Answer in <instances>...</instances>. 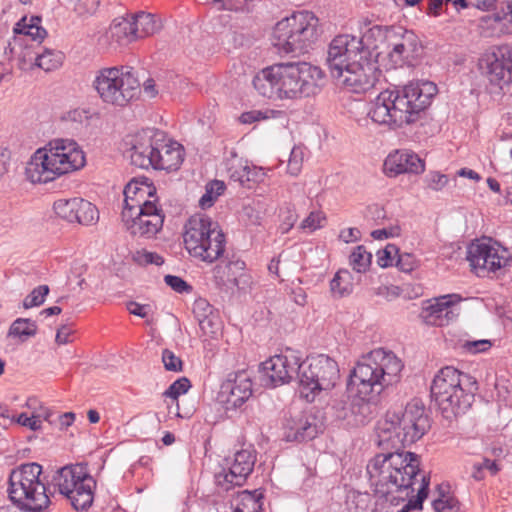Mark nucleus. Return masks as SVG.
<instances>
[{"label": "nucleus", "instance_id": "1", "mask_svg": "<svg viewBox=\"0 0 512 512\" xmlns=\"http://www.w3.org/2000/svg\"><path fill=\"white\" fill-rule=\"evenodd\" d=\"M419 457L412 452L395 451L377 454L367 465V473L375 493L392 504L408 500L398 512L422 508L428 495L429 479L421 475Z\"/></svg>", "mask_w": 512, "mask_h": 512}, {"label": "nucleus", "instance_id": "2", "mask_svg": "<svg viewBox=\"0 0 512 512\" xmlns=\"http://www.w3.org/2000/svg\"><path fill=\"white\" fill-rule=\"evenodd\" d=\"M436 94L437 86L427 80L386 89L370 102L368 116L374 123L390 129L402 128L416 122Z\"/></svg>", "mask_w": 512, "mask_h": 512}, {"label": "nucleus", "instance_id": "3", "mask_svg": "<svg viewBox=\"0 0 512 512\" xmlns=\"http://www.w3.org/2000/svg\"><path fill=\"white\" fill-rule=\"evenodd\" d=\"M324 71L307 62L274 64L253 78L255 90L269 99L299 100L318 94L325 84Z\"/></svg>", "mask_w": 512, "mask_h": 512}, {"label": "nucleus", "instance_id": "4", "mask_svg": "<svg viewBox=\"0 0 512 512\" xmlns=\"http://www.w3.org/2000/svg\"><path fill=\"white\" fill-rule=\"evenodd\" d=\"M85 164V153L75 140L57 138L31 155L25 176L33 184H46L82 169Z\"/></svg>", "mask_w": 512, "mask_h": 512}, {"label": "nucleus", "instance_id": "5", "mask_svg": "<svg viewBox=\"0 0 512 512\" xmlns=\"http://www.w3.org/2000/svg\"><path fill=\"white\" fill-rule=\"evenodd\" d=\"M404 368L392 351L374 349L363 355L351 374V385L362 401H374L389 386L399 382Z\"/></svg>", "mask_w": 512, "mask_h": 512}, {"label": "nucleus", "instance_id": "6", "mask_svg": "<svg viewBox=\"0 0 512 512\" xmlns=\"http://www.w3.org/2000/svg\"><path fill=\"white\" fill-rule=\"evenodd\" d=\"M121 220L135 236L152 237L160 231L164 215L158 206L155 186L146 178L132 179L124 188Z\"/></svg>", "mask_w": 512, "mask_h": 512}, {"label": "nucleus", "instance_id": "7", "mask_svg": "<svg viewBox=\"0 0 512 512\" xmlns=\"http://www.w3.org/2000/svg\"><path fill=\"white\" fill-rule=\"evenodd\" d=\"M430 427L423 403L413 399L403 411H388L376 427L378 445L396 448L415 443Z\"/></svg>", "mask_w": 512, "mask_h": 512}, {"label": "nucleus", "instance_id": "8", "mask_svg": "<svg viewBox=\"0 0 512 512\" xmlns=\"http://www.w3.org/2000/svg\"><path fill=\"white\" fill-rule=\"evenodd\" d=\"M477 389L474 377L452 366H446L434 376L431 396L443 417L452 419L471 407Z\"/></svg>", "mask_w": 512, "mask_h": 512}, {"label": "nucleus", "instance_id": "9", "mask_svg": "<svg viewBox=\"0 0 512 512\" xmlns=\"http://www.w3.org/2000/svg\"><path fill=\"white\" fill-rule=\"evenodd\" d=\"M183 241L190 256L207 263L215 262L225 251L226 239L219 224L202 213L187 220Z\"/></svg>", "mask_w": 512, "mask_h": 512}, {"label": "nucleus", "instance_id": "10", "mask_svg": "<svg viewBox=\"0 0 512 512\" xmlns=\"http://www.w3.org/2000/svg\"><path fill=\"white\" fill-rule=\"evenodd\" d=\"M41 474L42 466L38 463L22 464L11 471L7 492L21 510L40 512L49 506L50 498Z\"/></svg>", "mask_w": 512, "mask_h": 512}, {"label": "nucleus", "instance_id": "11", "mask_svg": "<svg viewBox=\"0 0 512 512\" xmlns=\"http://www.w3.org/2000/svg\"><path fill=\"white\" fill-rule=\"evenodd\" d=\"M319 20L310 11H300L280 20L273 31V45L282 53H304L319 37Z\"/></svg>", "mask_w": 512, "mask_h": 512}, {"label": "nucleus", "instance_id": "12", "mask_svg": "<svg viewBox=\"0 0 512 512\" xmlns=\"http://www.w3.org/2000/svg\"><path fill=\"white\" fill-rule=\"evenodd\" d=\"M340 379V369L333 358L324 354L307 357L301 362L298 374L299 394L312 403L322 394L335 389Z\"/></svg>", "mask_w": 512, "mask_h": 512}, {"label": "nucleus", "instance_id": "13", "mask_svg": "<svg viewBox=\"0 0 512 512\" xmlns=\"http://www.w3.org/2000/svg\"><path fill=\"white\" fill-rule=\"evenodd\" d=\"M93 88L101 101L114 107H125L141 93L138 77L128 66L100 69L93 80Z\"/></svg>", "mask_w": 512, "mask_h": 512}, {"label": "nucleus", "instance_id": "14", "mask_svg": "<svg viewBox=\"0 0 512 512\" xmlns=\"http://www.w3.org/2000/svg\"><path fill=\"white\" fill-rule=\"evenodd\" d=\"M53 484L75 510H85L91 506L95 481L84 466L76 464L62 467L53 476Z\"/></svg>", "mask_w": 512, "mask_h": 512}, {"label": "nucleus", "instance_id": "15", "mask_svg": "<svg viewBox=\"0 0 512 512\" xmlns=\"http://www.w3.org/2000/svg\"><path fill=\"white\" fill-rule=\"evenodd\" d=\"M466 258L472 271L478 276L496 272L508 265L511 260L509 250L491 238L473 241L467 247Z\"/></svg>", "mask_w": 512, "mask_h": 512}, {"label": "nucleus", "instance_id": "16", "mask_svg": "<svg viewBox=\"0 0 512 512\" xmlns=\"http://www.w3.org/2000/svg\"><path fill=\"white\" fill-rule=\"evenodd\" d=\"M369 53L358 37L348 34L336 36L328 46L326 58L331 77Z\"/></svg>", "mask_w": 512, "mask_h": 512}, {"label": "nucleus", "instance_id": "17", "mask_svg": "<svg viewBox=\"0 0 512 512\" xmlns=\"http://www.w3.org/2000/svg\"><path fill=\"white\" fill-rule=\"evenodd\" d=\"M481 74L499 88L512 80V49L507 45L494 46L478 61Z\"/></svg>", "mask_w": 512, "mask_h": 512}, {"label": "nucleus", "instance_id": "18", "mask_svg": "<svg viewBox=\"0 0 512 512\" xmlns=\"http://www.w3.org/2000/svg\"><path fill=\"white\" fill-rule=\"evenodd\" d=\"M255 462V451L250 448L241 449L232 457L225 458L222 470L215 475L217 485L225 491L243 485L253 471Z\"/></svg>", "mask_w": 512, "mask_h": 512}, {"label": "nucleus", "instance_id": "19", "mask_svg": "<svg viewBox=\"0 0 512 512\" xmlns=\"http://www.w3.org/2000/svg\"><path fill=\"white\" fill-rule=\"evenodd\" d=\"M301 358L292 349L274 355L261 364L262 381L267 387L289 383L300 373Z\"/></svg>", "mask_w": 512, "mask_h": 512}, {"label": "nucleus", "instance_id": "20", "mask_svg": "<svg viewBox=\"0 0 512 512\" xmlns=\"http://www.w3.org/2000/svg\"><path fill=\"white\" fill-rule=\"evenodd\" d=\"M377 68L371 60V53L352 62L343 71L332 78L337 84L352 93H365L374 87L377 80Z\"/></svg>", "mask_w": 512, "mask_h": 512}, {"label": "nucleus", "instance_id": "21", "mask_svg": "<svg viewBox=\"0 0 512 512\" xmlns=\"http://www.w3.org/2000/svg\"><path fill=\"white\" fill-rule=\"evenodd\" d=\"M387 55L394 67L413 65L422 52L417 35L410 30L396 27L389 34Z\"/></svg>", "mask_w": 512, "mask_h": 512}, {"label": "nucleus", "instance_id": "22", "mask_svg": "<svg viewBox=\"0 0 512 512\" xmlns=\"http://www.w3.org/2000/svg\"><path fill=\"white\" fill-rule=\"evenodd\" d=\"M53 210L59 218L71 224L91 226L99 220L97 207L80 197L58 199L53 204Z\"/></svg>", "mask_w": 512, "mask_h": 512}, {"label": "nucleus", "instance_id": "23", "mask_svg": "<svg viewBox=\"0 0 512 512\" xmlns=\"http://www.w3.org/2000/svg\"><path fill=\"white\" fill-rule=\"evenodd\" d=\"M461 297L458 294H447L424 302L420 317L430 326L444 327L458 316L457 304Z\"/></svg>", "mask_w": 512, "mask_h": 512}, {"label": "nucleus", "instance_id": "24", "mask_svg": "<svg viewBox=\"0 0 512 512\" xmlns=\"http://www.w3.org/2000/svg\"><path fill=\"white\" fill-rule=\"evenodd\" d=\"M252 395V381L246 371L231 373L221 384L218 400L227 410L242 406Z\"/></svg>", "mask_w": 512, "mask_h": 512}, {"label": "nucleus", "instance_id": "25", "mask_svg": "<svg viewBox=\"0 0 512 512\" xmlns=\"http://www.w3.org/2000/svg\"><path fill=\"white\" fill-rule=\"evenodd\" d=\"M154 169L173 171L183 162V147L176 141L165 138L162 132H154Z\"/></svg>", "mask_w": 512, "mask_h": 512}, {"label": "nucleus", "instance_id": "26", "mask_svg": "<svg viewBox=\"0 0 512 512\" xmlns=\"http://www.w3.org/2000/svg\"><path fill=\"white\" fill-rule=\"evenodd\" d=\"M424 170V161L416 153L407 149L392 151L383 164V172L388 177H396L404 173L421 174Z\"/></svg>", "mask_w": 512, "mask_h": 512}, {"label": "nucleus", "instance_id": "27", "mask_svg": "<svg viewBox=\"0 0 512 512\" xmlns=\"http://www.w3.org/2000/svg\"><path fill=\"white\" fill-rule=\"evenodd\" d=\"M154 139L153 131L138 134L130 150L131 163L142 169H154Z\"/></svg>", "mask_w": 512, "mask_h": 512}, {"label": "nucleus", "instance_id": "28", "mask_svg": "<svg viewBox=\"0 0 512 512\" xmlns=\"http://www.w3.org/2000/svg\"><path fill=\"white\" fill-rule=\"evenodd\" d=\"M193 314L203 334L213 337L218 333L220 330L219 317L206 299L198 298L194 301Z\"/></svg>", "mask_w": 512, "mask_h": 512}, {"label": "nucleus", "instance_id": "29", "mask_svg": "<svg viewBox=\"0 0 512 512\" xmlns=\"http://www.w3.org/2000/svg\"><path fill=\"white\" fill-rule=\"evenodd\" d=\"M396 27H387L381 25H373L363 32L359 40L362 41L364 47L370 52L371 49H378L380 45H388L389 34Z\"/></svg>", "mask_w": 512, "mask_h": 512}, {"label": "nucleus", "instance_id": "30", "mask_svg": "<svg viewBox=\"0 0 512 512\" xmlns=\"http://www.w3.org/2000/svg\"><path fill=\"white\" fill-rule=\"evenodd\" d=\"M249 164L248 160L240 157L235 150L228 151L224 159L227 175L239 185L243 182Z\"/></svg>", "mask_w": 512, "mask_h": 512}, {"label": "nucleus", "instance_id": "31", "mask_svg": "<svg viewBox=\"0 0 512 512\" xmlns=\"http://www.w3.org/2000/svg\"><path fill=\"white\" fill-rule=\"evenodd\" d=\"M111 38L118 43L136 40L132 16L116 18L110 26Z\"/></svg>", "mask_w": 512, "mask_h": 512}, {"label": "nucleus", "instance_id": "32", "mask_svg": "<svg viewBox=\"0 0 512 512\" xmlns=\"http://www.w3.org/2000/svg\"><path fill=\"white\" fill-rule=\"evenodd\" d=\"M14 32L28 36L38 42L43 41L47 36L46 30L41 26V18L38 16L23 17L16 24Z\"/></svg>", "mask_w": 512, "mask_h": 512}, {"label": "nucleus", "instance_id": "33", "mask_svg": "<svg viewBox=\"0 0 512 512\" xmlns=\"http://www.w3.org/2000/svg\"><path fill=\"white\" fill-rule=\"evenodd\" d=\"M318 432L319 427L315 424L314 419L310 421L307 417H302L290 428L287 438L289 440L306 441L316 437Z\"/></svg>", "mask_w": 512, "mask_h": 512}, {"label": "nucleus", "instance_id": "34", "mask_svg": "<svg viewBox=\"0 0 512 512\" xmlns=\"http://www.w3.org/2000/svg\"><path fill=\"white\" fill-rule=\"evenodd\" d=\"M38 326L36 322L29 318H17L10 325L8 336L25 342L37 334Z\"/></svg>", "mask_w": 512, "mask_h": 512}, {"label": "nucleus", "instance_id": "35", "mask_svg": "<svg viewBox=\"0 0 512 512\" xmlns=\"http://www.w3.org/2000/svg\"><path fill=\"white\" fill-rule=\"evenodd\" d=\"M330 291L335 297H344L353 291V276L347 269H340L330 281Z\"/></svg>", "mask_w": 512, "mask_h": 512}, {"label": "nucleus", "instance_id": "36", "mask_svg": "<svg viewBox=\"0 0 512 512\" xmlns=\"http://www.w3.org/2000/svg\"><path fill=\"white\" fill-rule=\"evenodd\" d=\"M136 39L145 38L157 31V24L154 15L145 12H139L131 15Z\"/></svg>", "mask_w": 512, "mask_h": 512}, {"label": "nucleus", "instance_id": "37", "mask_svg": "<svg viewBox=\"0 0 512 512\" xmlns=\"http://www.w3.org/2000/svg\"><path fill=\"white\" fill-rule=\"evenodd\" d=\"M372 263V253L364 245L354 247L349 255V265L357 273H366Z\"/></svg>", "mask_w": 512, "mask_h": 512}, {"label": "nucleus", "instance_id": "38", "mask_svg": "<svg viewBox=\"0 0 512 512\" xmlns=\"http://www.w3.org/2000/svg\"><path fill=\"white\" fill-rule=\"evenodd\" d=\"M63 62V54L54 49H44L35 58V65L46 72L58 69Z\"/></svg>", "mask_w": 512, "mask_h": 512}, {"label": "nucleus", "instance_id": "39", "mask_svg": "<svg viewBox=\"0 0 512 512\" xmlns=\"http://www.w3.org/2000/svg\"><path fill=\"white\" fill-rule=\"evenodd\" d=\"M499 470V465L495 460L482 458L472 463L470 476L476 481H481L485 479L487 474L496 475Z\"/></svg>", "mask_w": 512, "mask_h": 512}, {"label": "nucleus", "instance_id": "40", "mask_svg": "<svg viewBox=\"0 0 512 512\" xmlns=\"http://www.w3.org/2000/svg\"><path fill=\"white\" fill-rule=\"evenodd\" d=\"M226 185L223 181L213 180L206 184L205 193L199 200L202 209L210 208L217 198L224 193Z\"/></svg>", "mask_w": 512, "mask_h": 512}, {"label": "nucleus", "instance_id": "41", "mask_svg": "<svg viewBox=\"0 0 512 512\" xmlns=\"http://www.w3.org/2000/svg\"><path fill=\"white\" fill-rule=\"evenodd\" d=\"M23 407L28 410L27 413L30 415L37 416V420L41 423L44 421L54 422L52 410L46 407L37 397H29Z\"/></svg>", "mask_w": 512, "mask_h": 512}, {"label": "nucleus", "instance_id": "42", "mask_svg": "<svg viewBox=\"0 0 512 512\" xmlns=\"http://www.w3.org/2000/svg\"><path fill=\"white\" fill-rule=\"evenodd\" d=\"M493 346V343L489 339H461L458 342V348L462 353L476 355L479 353L488 352Z\"/></svg>", "mask_w": 512, "mask_h": 512}, {"label": "nucleus", "instance_id": "43", "mask_svg": "<svg viewBox=\"0 0 512 512\" xmlns=\"http://www.w3.org/2000/svg\"><path fill=\"white\" fill-rule=\"evenodd\" d=\"M326 216L322 211H311L300 223L299 229L306 233H312L324 226Z\"/></svg>", "mask_w": 512, "mask_h": 512}, {"label": "nucleus", "instance_id": "44", "mask_svg": "<svg viewBox=\"0 0 512 512\" xmlns=\"http://www.w3.org/2000/svg\"><path fill=\"white\" fill-rule=\"evenodd\" d=\"M49 291L50 290L47 285L37 286L24 298L23 307L25 309H30L42 305L45 302Z\"/></svg>", "mask_w": 512, "mask_h": 512}, {"label": "nucleus", "instance_id": "45", "mask_svg": "<svg viewBox=\"0 0 512 512\" xmlns=\"http://www.w3.org/2000/svg\"><path fill=\"white\" fill-rule=\"evenodd\" d=\"M305 150L301 146H294L291 150L287 171L292 176H297L302 169V165L304 162Z\"/></svg>", "mask_w": 512, "mask_h": 512}, {"label": "nucleus", "instance_id": "46", "mask_svg": "<svg viewBox=\"0 0 512 512\" xmlns=\"http://www.w3.org/2000/svg\"><path fill=\"white\" fill-rule=\"evenodd\" d=\"M246 512H260V494L255 492L243 491L239 495L238 503Z\"/></svg>", "mask_w": 512, "mask_h": 512}, {"label": "nucleus", "instance_id": "47", "mask_svg": "<svg viewBox=\"0 0 512 512\" xmlns=\"http://www.w3.org/2000/svg\"><path fill=\"white\" fill-rule=\"evenodd\" d=\"M245 177L240 186L252 188L255 184L262 182L266 177V171L262 167L249 164Z\"/></svg>", "mask_w": 512, "mask_h": 512}, {"label": "nucleus", "instance_id": "48", "mask_svg": "<svg viewBox=\"0 0 512 512\" xmlns=\"http://www.w3.org/2000/svg\"><path fill=\"white\" fill-rule=\"evenodd\" d=\"M133 260L135 263L141 266H147L150 264L160 266L164 263V259L161 255L148 250L136 251L133 254Z\"/></svg>", "mask_w": 512, "mask_h": 512}, {"label": "nucleus", "instance_id": "49", "mask_svg": "<svg viewBox=\"0 0 512 512\" xmlns=\"http://www.w3.org/2000/svg\"><path fill=\"white\" fill-rule=\"evenodd\" d=\"M427 187L435 192L442 191L448 184L449 178L447 175L438 171H430L425 178Z\"/></svg>", "mask_w": 512, "mask_h": 512}, {"label": "nucleus", "instance_id": "50", "mask_svg": "<svg viewBox=\"0 0 512 512\" xmlns=\"http://www.w3.org/2000/svg\"><path fill=\"white\" fill-rule=\"evenodd\" d=\"M191 387L190 381L183 377L173 382L164 392L166 397L176 400L180 395L185 394Z\"/></svg>", "mask_w": 512, "mask_h": 512}, {"label": "nucleus", "instance_id": "51", "mask_svg": "<svg viewBox=\"0 0 512 512\" xmlns=\"http://www.w3.org/2000/svg\"><path fill=\"white\" fill-rule=\"evenodd\" d=\"M11 421L23 427H26L31 431L41 430L43 424L39 420H37V416H32L27 412H23L17 416H12Z\"/></svg>", "mask_w": 512, "mask_h": 512}, {"label": "nucleus", "instance_id": "52", "mask_svg": "<svg viewBox=\"0 0 512 512\" xmlns=\"http://www.w3.org/2000/svg\"><path fill=\"white\" fill-rule=\"evenodd\" d=\"M435 512H462L459 502L453 497H443L433 501Z\"/></svg>", "mask_w": 512, "mask_h": 512}, {"label": "nucleus", "instance_id": "53", "mask_svg": "<svg viewBox=\"0 0 512 512\" xmlns=\"http://www.w3.org/2000/svg\"><path fill=\"white\" fill-rule=\"evenodd\" d=\"M396 264L401 271L410 273L419 267V260L411 253H402L399 254Z\"/></svg>", "mask_w": 512, "mask_h": 512}, {"label": "nucleus", "instance_id": "54", "mask_svg": "<svg viewBox=\"0 0 512 512\" xmlns=\"http://www.w3.org/2000/svg\"><path fill=\"white\" fill-rule=\"evenodd\" d=\"M398 249L395 245L389 244L384 250L378 252V265L382 268L391 266Z\"/></svg>", "mask_w": 512, "mask_h": 512}, {"label": "nucleus", "instance_id": "55", "mask_svg": "<svg viewBox=\"0 0 512 512\" xmlns=\"http://www.w3.org/2000/svg\"><path fill=\"white\" fill-rule=\"evenodd\" d=\"M162 362L166 370L178 372L182 370V361L172 351L166 349L162 353Z\"/></svg>", "mask_w": 512, "mask_h": 512}, {"label": "nucleus", "instance_id": "56", "mask_svg": "<svg viewBox=\"0 0 512 512\" xmlns=\"http://www.w3.org/2000/svg\"><path fill=\"white\" fill-rule=\"evenodd\" d=\"M164 281L169 287L178 293H188L192 290V287L178 276L166 275Z\"/></svg>", "mask_w": 512, "mask_h": 512}, {"label": "nucleus", "instance_id": "57", "mask_svg": "<svg viewBox=\"0 0 512 512\" xmlns=\"http://www.w3.org/2000/svg\"><path fill=\"white\" fill-rule=\"evenodd\" d=\"M99 0H78L75 5V11L79 15H91L98 9Z\"/></svg>", "mask_w": 512, "mask_h": 512}, {"label": "nucleus", "instance_id": "58", "mask_svg": "<svg viewBox=\"0 0 512 512\" xmlns=\"http://www.w3.org/2000/svg\"><path fill=\"white\" fill-rule=\"evenodd\" d=\"M267 118V115L259 110H251L247 112H243L238 120L241 124L244 125H250L256 122H259L260 120H264Z\"/></svg>", "mask_w": 512, "mask_h": 512}, {"label": "nucleus", "instance_id": "59", "mask_svg": "<svg viewBox=\"0 0 512 512\" xmlns=\"http://www.w3.org/2000/svg\"><path fill=\"white\" fill-rule=\"evenodd\" d=\"M74 333L73 329L69 325H62L56 332L55 342L58 345H65L70 343L71 335Z\"/></svg>", "mask_w": 512, "mask_h": 512}, {"label": "nucleus", "instance_id": "60", "mask_svg": "<svg viewBox=\"0 0 512 512\" xmlns=\"http://www.w3.org/2000/svg\"><path fill=\"white\" fill-rule=\"evenodd\" d=\"M400 228L398 226L390 228H382L372 231L371 236L377 240L388 239L391 237L399 236Z\"/></svg>", "mask_w": 512, "mask_h": 512}, {"label": "nucleus", "instance_id": "61", "mask_svg": "<svg viewBox=\"0 0 512 512\" xmlns=\"http://www.w3.org/2000/svg\"><path fill=\"white\" fill-rule=\"evenodd\" d=\"M298 216L295 211L288 210L287 215L282 220L281 224L279 225V230L282 234L288 233L297 222Z\"/></svg>", "mask_w": 512, "mask_h": 512}, {"label": "nucleus", "instance_id": "62", "mask_svg": "<svg viewBox=\"0 0 512 512\" xmlns=\"http://www.w3.org/2000/svg\"><path fill=\"white\" fill-rule=\"evenodd\" d=\"M127 308L131 314L141 318H147L151 311L150 305L139 304L136 302H130Z\"/></svg>", "mask_w": 512, "mask_h": 512}, {"label": "nucleus", "instance_id": "63", "mask_svg": "<svg viewBox=\"0 0 512 512\" xmlns=\"http://www.w3.org/2000/svg\"><path fill=\"white\" fill-rule=\"evenodd\" d=\"M339 238L345 243L354 242L360 238V231L357 228H346L341 230Z\"/></svg>", "mask_w": 512, "mask_h": 512}, {"label": "nucleus", "instance_id": "64", "mask_svg": "<svg viewBox=\"0 0 512 512\" xmlns=\"http://www.w3.org/2000/svg\"><path fill=\"white\" fill-rule=\"evenodd\" d=\"M291 297H292L293 301L297 305H300V306H304L306 304V302H307L306 292L300 286H297L296 288L292 289Z\"/></svg>", "mask_w": 512, "mask_h": 512}]
</instances>
